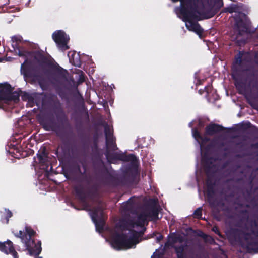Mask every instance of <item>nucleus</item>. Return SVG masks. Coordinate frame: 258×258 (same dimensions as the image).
<instances>
[{
	"label": "nucleus",
	"mask_w": 258,
	"mask_h": 258,
	"mask_svg": "<svg viewBox=\"0 0 258 258\" xmlns=\"http://www.w3.org/2000/svg\"><path fill=\"white\" fill-rule=\"evenodd\" d=\"M54 112L56 115V119L53 115L49 112L44 113L38 117L39 123L43 129L47 131H52L56 134H59L63 130L71 128L68 116L59 102L55 103Z\"/></svg>",
	"instance_id": "1"
},
{
	"label": "nucleus",
	"mask_w": 258,
	"mask_h": 258,
	"mask_svg": "<svg viewBox=\"0 0 258 258\" xmlns=\"http://www.w3.org/2000/svg\"><path fill=\"white\" fill-rule=\"evenodd\" d=\"M105 135L106 147L105 155L109 162L118 160L123 162H130V163H139L138 159L133 154H126L124 153L118 152L111 153V151L117 150L118 148L116 143V139L113 136V132L111 131L108 124L105 125Z\"/></svg>",
	"instance_id": "2"
},
{
	"label": "nucleus",
	"mask_w": 258,
	"mask_h": 258,
	"mask_svg": "<svg viewBox=\"0 0 258 258\" xmlns=\"http://www.w3.org/2000/svg\"><path fill=\"white\" fill-rule=\"evenodd\" d=\"M173 2H180L181 8L180 13L182 15L183 20L187 22L186 23V28L189 30L201 35L204 30L197 22H194L192 19L197 17L196 13H199L197 7L193 4L191 0H172Z\"/></svg>",
	"instance_id": "3"
},
{
	"label": "nucleus",
	"mask_w": 258,
	"mask_h": 258,
	"mask_svg": "<svg viewBox=\"0 0 258 258\" xmlns=\"http://www.w3.org/2000/svg\"><path fill=\"white\" fill-rule=\"evenodd\" d=\"M36 233L30 226L26 225L23 231L20 230L14 233L15 236L21 239L24 244V248L21 249L19 247L17 249L19 251L27 250L30 255L38 256L42 251L41 242L38 241L35 242L34 239Z\"/></svg>",
	"instance_id": "4"
},
{
	"label": "nucleus",
	"mask_w": 258,
	"mask_h": 258,
	"mask_svg": "<svg viewBox=\"0 0 258 258\" xmlns=\"http://www.w3.org/2000/svg\"><path fill=\"white\" fill-rule=\"evenodd\" d=\"M138 166L139 163H130L125 167L121 177H117L109 174L104 178L103 184L112 186L133 184L138 174Z\"/></svg>",
	"instance_id": "5"
},
{
	"label": "nucleus",
	"mask_w": 258,
	"mask_h": 258,
	"mask_svg": "<svg viewBox=\"0 0 258 258\" xmlns=\"http://www.w3.org/2000/svg\"><path fill=\"white\" fill-rule=\"evenodd\" d=\"M140 231L134 229L130 230L131 236L128 238L126 234L124 233H114L112 236L111 244L112 246L117 250L122 249H130L139 243V238L145 233L146 228L144 226Z\"/></svg>",
	"instance_id": "6"
},
{
	"label": "nucleus",
	"mask_w": 258,
	"mask_h": 258,
	"mask_svg": "<svg viewBox=\"0 0 258 258\" xmlns=\"http://www.w3.org/2000/svg\"><path fill=\"white\" fill-rule=\"evenodd\" d=\"M213 158L205 154L203 157L202 162L204 163L205 173L208 176L206 181L207 201L211 206L215 205L214 197L215 194L214 189L215 183L209 177L211 173H214L213 170L216 169V165L213 164Z\"/></svg>",
	"instance_id": "7"
},
{
	"label": "nucleus",
	"mask_w": 258,
	"mask_h": 258,
	"mask_svg": "<svg viewBox=\"0 0 258 258\" xmlns=\"http://www.w3.org/2000/svg\"><path fill=\"white\" fill-rule=\"evenodd\" d=\"M14 88L8 83L0 84V109H5L4 103L7 104L10 101L17 102L19 100V94L13 91Z\"/></svg>",
	"instance_id": "8"
},
{
	"label": "nucleus",
	"mask_w": 258,
	"mask_h": 258,
	"mask_svg": "<svg viewBox=\"0 0 258 258\" xmlns=\"http://www.w3.org/2000/svg\"><path fill=\"white\" fill-rule=\"evenodd\" d=\"M16 49L18 50V54L20 57H27L29 59L33 58L41 64L49 65L50 63L49 59L43 54L42 52L28 51L20 46H17Z\"/></svg>",
	"instance_id": "9"
},
{
	"label": "nucleus",
	"mask_w": 258,
	"mask_h": 258,
	"mask_svg": "<svg viewBox=\"0 0 258 258\" xmlns=\"http://www.w3.org/2000/svg\"><path fill=\"white\" fill-rule=\"evenodd\" d=\"M91 217L95 225L96 231L102 232L106 222L105 216L102 207L100 206L94 207L91 211Z\"/></svg>",
	"instance_id": "10"
},
{
	"label": "nucleus",
	"mask_w": 258,
	"mask_h": 258,
	"mask_svg": "<svg viewBox=\"0 0 258 258\" xmlns=\"http://www.w3.org/2000/svg\"><path fill=\"white\" fill-rule=\"evenodd\" d=\"M226 235L230 243H238L241 245L243 243L242 238L245 241L249 240L250 233L245 232L238 228H233L227 232Z\"/></svg>",
	"instance_id": "11"
},
{
	"label": "nucleus",
	"mask_w": 258,
	"mask_h": 258,
	"mask_svg": "<svg viewBox=\"0 0 258 258\" xmlns=\"http://www.w3.org/2000/svg\"><path fill=\"white\" fill-rule=\"evenodd\" d=\"M183 241L182 236L175 233H173L170 238L169 245L174 248L177 258H187L185 249L187 247V245L185 244L179 246L175 245L177 242L182 243Z\"/></svg>",
	"instance_id": "12"
},
{
	"label": "nucleus",
	"mask_w": 258,
	"mask_h": 258,
	"mask_svg": "<svg viewBox=\"0 0 258 258\" xmlns=\"http://www.w3.org/2000/svg\"><path fill=\"white\" fill-rule=\"evenodd\" d=\"M25 59L21 66V72L25 79H31L33 80L36 79L38 76V72L32 61L24 57Z\"/></svg>",
	"instance_id": "13"
},
{
	"label": "nucleus",
	"mask_w": 258,
	"mask_h": 258,
	"mask_svg": "<svg viewBox=\"0 0 258 258\" xmlns=\"http://www.w3.org/2000/svg\"><path fill=\"white\" fill-rule=\"evenodd\" d=\"M240 69L236 66H233L232 68V77L234 81V85L239 94L245 95L246 83L240 78Z\"/></svg>",
	"instance_id": "14"
},
{
	"label": "nucleus",
	"mask_w": 258,
	"mask_h": 258,
	"mask_svg": "<svg viewBox=\"0 0 258 258\" xmlns=\"http://www.w3.org/2000/svg\"><path fill=\"white\" fill-rule=\"evenodd\" d=\"M52 37L59 49L65 51L69 49L68 45L69 38L64 32L62 30L55 31L52 34Z\"/></svg>",
	"instance_id": "15"
},
{
	"label": "nucleus",
	"mask_w": 258,
	"mask_h": 258,
	"mask_svg": "<svg viewBox=\"0 0 258 258\" xmlns=\"http://www.w3.org/2000/svg\"><path fill=\"white\" fill-rule=\"evenodd\" d=\"M153 201L154 203L147 207L144 212L150 221L156 222L159 219L158 216L160 208L157 205L156 202L154 200Z\"/></svg>",
	"instance_id": "16"
},
{
	"label": "nucleus",
	"mask_w": 258,
	"mask_h": 258,
	"mask_svg": "<svg viewBox=\"0 0 258 258\" xmlns=\"http://www.w3.org/2000/svg\"><path fill=\"white\" fill-rule=\"evenodd\" d=\"M37 156L42 169L47 172H48L49 170L51 171L52 169V166H50V169H49V165H50L51 164L48 160V154L45 148H44L42 151H39L38 153L37 154Z\"/></svg>",
	"instance_id": "17"
},
{
	"label": "nucleus",
	"mask_w": 258,
	"mask_h": 258,
	"mask_svg": "<svg viewBox=\"0 0 258 258\" xmlns=\"http://www.w3.org/2000/svg\"><path fill=\"white\" fill-rule=\"evenodd\" d=\"M73 189L75 196L85 207L87 208L89 205L87 200V195L85 193L84 186L82 184H77L74 186Z\"/></svg>",
	"instance_id": "18"
},
{
	"label": "nucleus",
	"mask_w": 258,
	"mask_h": 258,
	"mask_svg": "<svg viewBox=\"0 0 258 258\" xmlns=\"http://www.w3.org/2000/svg\"><path fill=\"white\" fill-rule=\"evenodd\" d=\"M0 251L6 254H11L14 258H19L18 254L15 250L13 242L9 240L6 242H0Z\"/></svg>",
	"instance_id": "19"
},
{
	"label": "nucleus",
	"mask_w": 258,
	"mask_h": 258,
	"mask_svg": "<svg viewBox=\"0 0 258 258\" xmlns=\"http://www.w3.org/2000/svg\"><path fill=\"white\" fill-rule=\"evenodd\" d=\"M252 233H250V235ZM241 246L243 249L246 250L248 253L257 252L258 251V243L257 240L250 236L249 239L247 241H245V243H243L241 244Z\"/></svg>",
	"instance_id": "20"
},
{
	"label": "nucleus",
	"mask_w": 258,
	"mask_h": 258,
	"mask_svg": "<svg viewBox=\"0 0 258 258\" xmlns=\"http://www.w3.org/2000/svg\"><path fill=\"white\" fill-rule=\"evenodd\" d=\"M225 129L221 125L211 123L206 127L205 133L206 135L213 136L224 131Z\"/></svg>",
	"instance_id": "21"
},
{
	"label": "nucleus",
	"mask_w": 258,
	"mask_h": 258,
	"mask_svg": "<svg viewBox=\"0 0 258 258\" xmlns=\"http://www.w3.org/2000/svg\"><path fill=\"white\" fill-rule=\"evenodd\" d=\"M149 221L145 212L143 211L137 214L136 220L133 219V224L134 227L137 226L142 228L145 225H148Z\"/></svg>",
	"instance_id": "22"
},
{
	"label": "nucleus",
	"mask_w": 258,
	"mask_h": 258,
	"mask_svg": "<svg viewBox=\"0 0 258 258\" xmlns=\"http://www.w3.org/2000/svg\"><path fill=\"white\" fill-rule=\"evenodd\" d=\"M238 31V34L242 36L244 33H250V23L247 20H243L242 22L239 23L235 27Z\"/></svg>",
	"instance_id": "23"
},
{
	"label": "nucleus",
	"mask_w": 258,
	"mask_h": 258,
	"mask_svg": "<svg viewBox=\"0 0 258 258\" xmlns=\"http://www.w3.org/2000/svg\"><path fill=\"white\" fill-rule=\"evenodd\" d=\"M117 227L122 231L133 229L135 227L133 219H122L117 224Z\"/></svg>",
	"instance_id": "24"
},
{
	"label": "nucleus",
	"mask_w": 258,
	"mask_h": 258,
	"mask_svg": "<svg viewBox=\"0 0 258 258\" xmlns=\"http://www.w3.org/2000/svg\"><path fill=\"white\" fill-rule=\"evenodd\" d=\"M192 134L193 137L195 140L198 142L202 147L204 144L208 142L209 141V138L206 137H203L200 133L198 128H193L192 129Z\"/></svg>",
	"instance_id": "25"
},
{
	"label": "nucleus",
	"mask_w": 258,
	"mask_h": 258,
	"mask_svg": "<svg viewBox=\"0 0 258 258\" xmlns=\"http://www.w3.org/2000/svg\"><path fill=\"white\" fill-rule=\"evenodd\" d=\"M11 149H13V151H9V153L15 158L20 159L27 156L26 151L23 150L21 147L13 146Z\"/></svg>",
	"instance_id": "26"
},
{
	"label": "nucleus",
	"mask_w": 258,
	"mask_h": 258,
	"mask_svg": "<svg viewBox=\"0 0 258 258\" xmlns=\"http://www.w3.org/2000/svg\"><path fill=\"white\" fill-rule=\"evenodd\" d=\"M68 73L67 70L58 67L54 70L53 74L58 79L60 80H64L67 78V74Z\"/></svg>",
	"instance_id": "27"
},
{
	"label": "nucleus",
	"mask_w": 258,
	"mask_h": 258,
	"mask_svg": "<svg viewBox=\"0 0 258 258\" xmlns=\"http://www.w3.org/2000/svg\"><path fill=\"white\" fill-rule=\"evenodd\" d=\"M239 7L237 5L231 4L229 6L224 8L223 10V12L233 13L238 12L239 11Z\"/></svg>",
	"instance_id": "28"
},
{
	"label": "nucleus",
	"mask_w": 258,
	"mask_h": 258,
	"mask_svg": "<svg viewBox=\"0 0 258 258\" xmlns=\"http://www.w3.org/2000/svg\"><path fill=\"white\" fill-rule=\"evenodd\" d=\"M22 99L24 101H27L29 103L34 102V96L33 94L29 93L24 92L22 95Z\"/></svg>",
	"instance_id": "29"
},
{
	"label": "nucleus",
	"mask_w": 258,
	"mask_h": 258,
	"mask_svg": "<svg viewBox=\"0 0 258 258\" xmlns=\"http://www.w3.org/2000/svg\"><path fill=\"white\" fill-rule=\"evenodd\" d=\"M6 215L4 218H2V220L3 222H5L6 224L9 223V218L12 217L13 213L12 212L9 210L5 209Z\"/></svg>",
	"instance_id": "30"
},
{
	"label": "nucleus",
	"mask_w": 258,
	"mask_h": 258,
	"mask_svg": "<svg viewBox=\"0 0 258 258\" xmlns=\"http://www.w3.org/2000/svg\"><path fill=\"white\" fill-rule=\"evenodd\" d=\"M194 217L197 219H201L202 215V208L199 207L195 210L194 212Z\"/></svg>",
	"instance_id": "31"
},
{
	"label": "nucleus",
	"mask_w": 258,
	"mask_h": 258,
	"mask_svg": "<svg viewBox=\"0 0 258 258\" xmlns=\"http://www.w3.org/2000/svg\"><path fill=\"white\" fill-rule=\"evenodd\" d=\"M205 241L207 243L212 245H216L217 243L215 242L214 239L211 236L207 235V237L204 239Z\"/></svg>",
	"instance_id": "32"
},
{
	"label": "nucleus",
	"mask_w": 258,
	"mask_h": 258,
	"mask_svg": "<svg viewBox=\"0 0 258 258\" xmlns=\"http://www.w3.org/2000/svg\"><path fill=\"white\" fill-rule=\"evenodd\" d=\"M214 2L218 10L223 7L224 3L223 0H214Z\"/></svg>",
	"instance_id": "33"
},
{
	"label": "nucleus",
	"mask_w": 258,
	"mask_h": 258,
	"mask_svg": "<svg viewBox=\"0 0 258 258\" xmlns=\"http://www.w3.org/2000/svg\"><path fill=\"white\" fill-rule=\"evenodd\" d=\"M216 13V12L210 10L207 12L204 17L205 19H209L213 17Z\"/></svg>",
	"instance_id": "34"
},
{
	"label": "nucleus",
	"mask_w": 258,
	"mask_h": 258,
	"mask_svg": "<svg viewBox=\"0 0 258 258\" xmlns=\"http://www.w3.org/2000/svg\"><path fill=\"white\" fill-rule=\"evenodd\" d=\"M234 22H235V27L239 24V23L242 22V20H243L242 18L238 14L236 15L234 17Z\"/></svg>",
	"instance_id": "35"
},
{
	"label": "nucleus",
	"mask_w": 258,
	"mask_h": 258,
	"mask_svg": "<svg viewBox=\"0 0 258 258\" xmlns=\"http://www.w3.org/2000/svg\"><path fill=\"white\" fill-rule=\"evenodd\" d=\"M212 231L213 232H214L215 233H216V234H217L220 237H223V236H222L221 233L220 232V231H219V228L217 226H216V225L214 226L212 228Z\"/></svg>",
	"instance_id": "36"
},
{
	"label": "nucleus",
	"mask_w": 258,
	"mask_h": 258,
	"mask_svg": "<svg viewBox=\"0 0 258 258\" xmlns=\"http://www.w3.org/2000/svg\"><path fill=\"white\" fill-rule=\"evenodd\" d=\"M242 61H243L242 58H241V57L238 58L237 57H235L234 63L236 65H237L238 66H241L242 64Z\"/></svg>",
	"instance_id": "37"
},
{
	"label": "nucleus",
	"mask_w": 258,
	"mask_h": 258,
	"mask_svg": "<svg viewBox=\"0 0 258 258\" xmlns=\"http://www.w3.org/2000/svg\"><path fill=\"white\" fill-rule=\"evenodd\" d=\"M251 229H254L253 228H258L257 221L255 220H251L250 221Z\"/></svg>",
	"instance_id": "38"
},
{
	"label": "nucleus",
	"mask_w": 258,
	"mask_h": 258,
	"mask_svg": "<svg viewBox=\"0 0 258 258\" xmlns=\"http://www.w3.org/2000/svg\"><path fill=\"white\" fill-rule=\"evenodd\" d=\"M76 121V127L78 130H79L80 128L82 126V122L81 120H78L75 119Z\"/></svg>",
	"instance_id": "39"
},
{
	"label": "nucleus",
	"mask_w": 258,
	"mask_h": 258,
	"mask_svg": "<svg viewBox=\"0 0 258 258\" xmlns=\"http://www.w3.org/2000/svg\"><path fill=\"white\" fill-rule=\"evenodd\" d=\"M250 125L251 123L250 122L243 123L241 125V128L243 130H247L250 127Z\"/></svg>",
	"instance_id": "40"
},
{
	"label": "nucleus",
	"mask_w": 258,
	"mask_h": 258,
	"mask_svg": "<svg viewBox=\"0 0 258 258\" xmlns=\"http://www.w3.org/2000/svg\"><path fill=\"white\" fill-rule=\"evenodd\" d=\"M204 125H205L204 122L202 119H200L198 121V127H197V128L198 129L199 128L201 129V128H202L203 127H204Z\"/></svg>",
	"instance_id": "41"
},
{
	"label": "nucleus",
	"mask_w": 258,
	"mask_h": 258,
	"mask_svg": "<svg viewBox=\"0 0 258 258\" xmlns=\"http://www.w3.org/2000/svg\"><path fill=\"white\" fill-rule=\"evenodd\" d=\"M12 41L14 42H18L21 41V37L17 36H14L12 37Z\"/></svg>",
	"instance_id": "42"
},
{
	"label": "nucleus",
	"mask_w": 258,
	"mask_h": 258,
	"mask_svg": "<svg viewBox=\"0 0 258 258\" xmlns=\"http://www.w3.org/2000/svg\"><path fill=\"white\" fill-rule=\"evenodd\" d=\"M244 54H245V52L244 51H239L237 53V54L235 55V57H237L238 58H239V57L242 58Z\"/></svg>",
	"instance_id": "43"
},
{
	"label": "nucleus",
	"mask_w": 258,
	"mask_h": 258,
	"mask_svg": "<svg viewBox=\"0 0 258 258\" xmlns=\"http://www.w3.org/2000/svg\"><path fill=\"white\" fill-rule=\"evenodd\" d=\"M198 236L203 238L204 239H205V238H206V237H207V234L204 233L202 231L200 232V233L198 234Z\"/></svg>",
	"instance_id": "44"
},
{
	"label": "nucleus",
	"mask_w": 258,
	"mask_h": 258,
	"mask_svg": "<svg viewBox=\"0 0 258 258\" xmlns=\"http://www.w3.org/2000/svg\"><path fill=\"white\" fill-rule=\"evenodd\" d=\"M93 139L94 140V144H95V146L97 147V140H98V134H95L94 135Z\"/></svg>",
	"instance_id": "45"
},
{
	"label": "nucleus",
	"mask_w": 258,
	"mask_h": 258,
	"mask_svg": "<svg viewBox=\"0 0 258 258\" xmlns=\"http://www.w3.org/2000/svg\"><path fill=\"white\" fill-rule=\"evenodd\" d=\"M107 123L104 122H103V121H100V122H99L98 123H97V125H99V126H103L104 127H105V124H106Z\"/></svg>",
	"instance_id": "46"
},
{
	"label": "nucleus",
	"mask_w": 258,
	"mask_h": 258,
	"mask_svg": "<svg viewBox=\"0 0 258 258\" xmlns=\"http://www.w3.org/2000/svg\"><path fill=\"white\" fill-rule=\"evenodd\" d=\"M240 213L241 214H248V211L246 209H244V210H242L241 211H240Z\"/></svg>",
	"instance_id": "47"
},
{
	"label": "nucleus",
	"mask_w": 258,
	"mask_h": 258,
	"mask_svg": "<svg viewBox=\"0 0 258 258\" xmlns=\"http://www.w3.org/2000/svg\"><path fill=\"white\" fill-rule=\"evenodd\" d=\"M94 195V191H90L88 192V196H90V197Z\"/></svg>",
	"instance_id": "48"
},
{
	"label": "nucleus",
	"mask_w": 258,
	"mask_h": 258,
	"mask_svg": "<svg viewBox=\"0 0 258 258\" xmlns=\"http://www.w3.org/2000/svg\"><path fill=\"white\" fill-rule=\"evenodd\" d=\"M235 157L236 158H242L243 156L242 154H238L236 155Z\"/></svg>",
	"instance_id": "49"
},
{
	"label": "nucleus",
	"mask_w": 258,
	"mask_h": 258,
	"mask_svg": "<svg viewBox=\"0 0 258 258\" xmlns=\"http://www.w3.org/2000/svg\"><path fill=\"white\" fill-rule=\"evenodd\" d=\"M246 100H247V102H248V103L251 106H252L253 108L254 107L253 106V104L250 101V100H249L248 98L247 97H245Z\"/></svg>",
	"instance_id": "50"
},
{
	"label": "nucleus",
	"mask_w": 258,
	"mask_h": 258,
	"mask_svg": "<svg viewBox=\"0 0 258 258\" xmlns=\"http://www.w3.org/2000/svg\"><path fill=\"white\" fill-rule=\"evenodd\" d=\"M252 146L254 148H258V143L254 144L252 145Z\"/></svg>",
	"instance_id": "51"
},
{
	"label": "nucleus",
	"mask_w": 258,
	"mask_h": 258,
	"mask_svg": "<svg viewBox=\"0 0 258 258\" xmlns=\"http://www.w3.org/2000/svg\"><path fill=\"white\" fill-rule=\"evenodd\" d=\"M42 104L43 105H46V101H45V98H43L42 99Z\"/></svg>",
	"instance_id": "52"
},
{
	"label": "nucleus",
	"mask_w": 258,
	"mask_h": 258,
	"mask_svg": "<svg viewBox=\"0 0 258 258\" xmlns=\"http://www.w3.org/2000/svg\"><path fill=\"white\" fill-rule=\"evenodd\" d=\"M254 58L258 60V52L255 54V56H254Z\"/></svg>",
	"instance_id": "53"
},
{
	"label": "nucleus",
	"mask_w": 258,
	"mask_h": 258,
	"mask_svg": "<svg viewBox=\"0 0 258 258\" xmlns=\"http://www.w3.org/2000/svg\"><path fill=\"white\" fill-rule=\"evenodd\" d=\"M3 4L2 5H5L7 4V0H3Z\"/></svg>",
	"instance_id": "54"
},
{
	"label": "nucleus",
	"mask_w": 258,
	"mask_h": 258,
	"mask_svg": "<svg viewBox=\"0 0 258 258\" xmlns=\"http://www.w3.org/2000/svg\"><path fill=\"white\" fill-rule=\"evenodd\" d=\"M75 55V52H73L72 54V58L73 59V56Z\"/></svg>",
	"instance_id": "55"
},
{
	"label": "nucleus",
	"mask_w": 258,
	"mask_h": 258,
	"mask_svg": "<svg viewBox=\"0 0 258 258\" xmlns=\"http://www.w3.org/2000/svg\"><path fill=\"white\" fill-rule=\"evenodd\" d=\"M189 126L191 127H192V122L189 123Z\"/></svg>",
	"instance_id": "56"
},
{
	"label": "nucleus",
	"mask_w": 258,
	"mask_h": 258,
	"mask_svg": "<svg viewBox=\"0 0 258 258\" xmlns=\"http://www.w3.org/2000/svg\"><path fill=\"white\" fill-rule=\"evenodd\" d=\"M199 91L200 93L201 94H202V92L201 91V90H200Z\"/></svg>",
	"instance_id": "57"
},
{
	"label": "nucleus",
	"mask_w": 258,
	"mask_h": 258,
	"mask_svg": "<svg viewBox=\"0 0 258 258\" xmlns=\"http://www.w3.org/2000/svg\"><path fill=\"white\" fill-rule=\"evenodd\" d=\"M78 169L80 170V167L79 166H78Z\"/></svg>",
	"instance_id": "58"
},
{
	"label": "nucleus",
	"mask_w": 258,
	"mask_h": 258,
	"mask_svg": "<svg viewBox=\"0 0 258 258\" xmlns=\"http://www.w3.org/2000/svg\"><path fill=\"white\" fill-rule=\"evenodd\" d=\"M252 182V180H251L250 183H251Z\"/></svg>",
	"instance_id": "59"
},
{
	"label": "nucleus",
	"mask_w": 258,
	"mask_h": 258,
	"mask_svg": "<svg viewBox=\"0 0 258 258\" xmlns=\"http://www.w3.org/2000/svg\"><path fill=\"white\" fill-rule=\"evenodd\" d=\"M36 258H42V257H37Z\"/></svg>",
	"instance_id": "60"
},
{
	"label": "nucleus",
	"mask_w": 258,
	"mask_h": 258,
	"mask_svg": "<svg viewBox=\"0 0 258 258\" xmlns=\"http://www.w3.org/2000/svg\"><path fill=\"white\" fill-rule=\"evenodd\" d=\"M96 191H97V190H95V192H94V194H95V192H96Z\"/></svg>",
	"instance_id": "61"
},
{
	"label": "nucleus",
	"mask_w": 258,
	"mask_h": 258,
	"mask_svg": "<svg viewBox=\"0 0 258 258\" xmlns=\"http://www.w3.org/2000/svg\"><path fill=\"white\" fill-rule=\"evenodd\" d=\"M96 191H97V190H95V192H94V194H95V192H96Z\"/></svg>",
	"instance_id": "62"
},
{
	"label": "nucleus",
	"mask_w": 258,
	"mask_h": 258,
	"mask_svg": "<svg viewBox=\"0 0 258 258\" xmlns=\"http://www.w3.org/2000/svg\"><path fill=\"white\" fill-rule=\"evenodd\" d=\"M257 98H258V96L257 97Z\"/></svg>",
	"instance_id": "63"
}]
</instances>
